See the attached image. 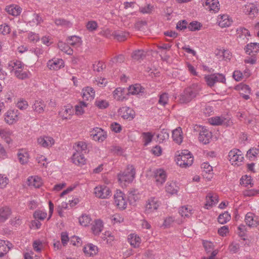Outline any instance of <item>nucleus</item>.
Here are the masks:
<instances>
[{
  "instance_id": "f257e3e1",
  "label": "nucleus",
  "mask_w": 259,
  "mask_h": 259,
  "mask_svg": "<svg viewBox=\"0 0 259 259\" xmlns=\"http://www.w3.org/2000/svg\"><path fill=\"white\" fill-rule=\"evenodd\" d=\"M201 91L200 87L197 84H193L186 88L180 95L179 101L181 104H187L196 98Z\"/></svg>"
},
{
  "instance_id": "f03ea898",
  "label": "nucleus",
  "mask_w": 259,
  "mask_h": 259,
  "mask_svg": "<svg viewBox=\"0 0 259 259\" xmlns=\"http://www.w3.org/2000/svg\"><path fill=\"white\" fill-rule=\"evenodd\" d=\"M176 160L180 167L186 168L193 163V157L188 150H184L176 156Z\"/></svg>"
},
{
  "instance_id": "7ed1b4c3",
  "label": "nucleus",
  "mask_w": 259,
  "mask_h": 259,
  "mask_svg": "<svg viewBox=\"0 0 259 259\" xmlns=\"http://www.w3.org/2000/svg\"><path fill=\"white\" fill-rule=\"evenodd\" d=\"M229 160L233 165H239L244 158L242 152L238 149H234L229 153Z\"/></svg>"
},
{
  "instance_id": "20e7f679",
  "label": "nucleus",
  "mask_w": 259,
  "mask_h": 259,
  "mask_svg": "<svg viewBox=\"0 0 259 259\" xmlns=\"http://www.w3.org/2000/svg\"><path fill=\"white\" fill-rule=\"evenodd\" d=\"M114 204L120 209H124L127 206L125 195L120 190H117L114 195Z\"/></svg>"
},
{
  "instance_id": "39448f33",
  "label": "nucleus",
  "mask_w": 259,
  "mask_h": 259,
  "mask_svg": "<svg viewBox=\"0 0 259 259\" xmlns=\"http://www.w3.org/2000/svg\"><path fill=\"white\" fill-rule=\"evenodd\" d=\"M19 113L18 110H9L5 114V121L11 125L19 120Z\"/></svg>"
},
{
  "instance_id": "423d86ee",
  "label": "nucleus",
  "mask_w": 259,
  "mask_h": 259,
  "mask_svg": "<svg viewBox=\"0 0 259 259\" xmlns=\"http://www.w3.org/2000/svg\"><path fill=\"white\" fill-rule=\"evenodd\" d=\"M95 194L99 198L105 199L111 195V191L109 188L106 186H100L95 188Z\"/></svg>"
},
{
  "instance_id": "0eeeda50",
  "label": "nucleus",
  "mask_w": 259,
  "mask_h": 259,
  "mask_svg": "<svg viewBox=\"0 0 259 259\" xmlns=\"http://www.w3.org/2000/svg\"><path fill=\"white\" fill-rule=\"evenodd\" d=\"M135 175V170L134 168H132L130 170L124 171L122 174H118V180L120 182H124L130 183L132 182Z\"/></svg>"
},
{
  "instance_id": "6e6552de",
  "label": "nucleus",
  "mask_w": 259,
  "mask_h": 259,
  "mask_svg": "<svg viewBox=\"0 0 259 259\" xmlns=\"http://www.w3.org/2000/svg\"><path fill=\"white\" fill-rule=\"evenodd\" d=\"M118 113L123 118L130 120L133 119L135 116L134 111L127 107H123L119 108Z\"/></svg>"
},
{
  "instance_id": "1a4fd4ad",
  "label": "nucleus",
  "mask_w": 259,
  "mask_h": 259,
  "mask_svg": "<svg viewBox=\"0 0 259 259\" xmlns=\"http://www.w3.org/2000/svg\"><path fill=\"white\" fill-rule=\"evenodd\" d=\"M159 205L158 201L155 198L148 199L145 206V212L150 213L157 209Z\"/></svg>"
},
{
  "instance_id": "9d476101",
  "label": "nucleus",
  "mask_w": 259,
  "mask_h": 259,
  "mask_svg": "<svg viewBox=\"0 0 259 259\" xmlns=\"http://www.w3.org/2000/svg\"><path fill=\"white\" fill-rule=\"evenodd\" d=\"M202 130L199 133V141L204 144H208L212 137L211 133L203 127Z\"/></svg>"
},
{
  "instance_id": "9b49d317",
  "label": "nucleus",
  "mask_w": 259,
  "mask_h": 259,
  "mask_svg": "<svg viewBox=\"0 0 259 259\" xmlns=\"http://www.w3.org/2000/svg\"><path fill=\"white\" fill-rule=\"evenodd\" d=\"M37 143L43 147L49 148L54 144L55 141L51 137H40L37 139Z\"/></svg>"
},
{
  "instance_id": "f8f14e48",
  "label": "nucleus",
  "mask_w": 259,
  "mask_h": 259,
  "mask_svg": "<svg viewBox=\"0 0 259 259\" xmlns=\"http://www.w3.org/2000/svg\"><path fill=\"white\" fill-rule=\"evenodd\" d=\"M12 247V244L9 241L0 240V257L6 254Z\"/></svg>"
},
{
  "instance_id": "ddd939ff",
  "label": "nucleus",
  "mask_w": 259,
  "mask_h": 259,
  "mask_svg": "<svg viewBox=\"0 0 259 259\" xmlns=\"http://www.w3.org/2000/svg\"><path fill=\"white\" fill-rule=\"evenodd\" d=\"M47 66L50 69L58 70L64 66V61L61 59H52L48 62Z\"/></svg>"
},
{
  "instance_id": "4468645a",
  "label": "nucleus",
  "mask_w": 259,
  "mask_h": 259,
  "mask_svg": "<svg viewBox=\"0 0 259 259\" xmlns=\"http://www.w3.org/2000/svg\"><path fill=\"white\" fill-rule=\"evenodd\" d=\"M95 92L93 88L87 87L82 90V97L85 100H91L94 98Z\"/></svg>"
},
{
  "instance_id": "2eb2a0df",
  "label": "nucleus",
  "mask_w": 259,
  "mask_h": 259,
  "mask_svg": "<svg viewBox=\"0 0 259 259\" xmlns=\"http://www.w3.org/2000/svg\"><path fill=\"white\" fill-rule=\"evenodd\" d=\"M154 176L157 184L162 185L166 180V174L163 169L156 170Z\"/></svg>"
},
{
  "instance_id": "dca6fc26",
  "label": "nucleus",
  "mask_w": 259,
  "mask_h": 259,
  "mask_svg": "<svg viewBox=\"0 0 259 259\" xmlns=\"http://www.w3.org/2000/svg\"><path fill=\"white\" fill-rule=\"evenodd\" d=\"M72 160L75 164L82 165L85 163L86 159L83 154L74 153L72 156Z\"/></svg>"
},
{
  "instance_id": "f3484780",
  "label": "nucleus",
  "mask_w": 259,
  "mask_h": 259,
  "mask_svg": "<svg viewBox=\"0 0 259 259\" xmlns=\"http://www.w3.org/2000/svg\"><path fill=\"white\" fill-rule=\"evenodd\" d=\"M203 4L208 6L209 10H212L214 12H218L219 9V3L218 0H203Z\"/></svg>"
},
{
  "instance_id": "a211bd4d",
  "label": "nucleus",
  "mask_w": 259,
  "mask_h": 259,
  "mask_svg": "<svg viewBox=\"0 0 259 259\" xmlns=\"http://www.w3.org/2000/svg\"><path fill=\"white\" fill-rule=\"evenodd\" d=\"M127 93V89L118 88L113 92V97L117 100H123L125 97L124 95Z\"/></svg>"
},
{
  "instance_id": "6ab92c4d",
  "label": "nucleus",
  "mask_w": 259,
  "mask_h": 259,
  "mask_svg": "<svg viewBox=\"0 0 259 259\" xmlns=\"http://www.w3.org/2000/svg\"><path fill=\"white\" fill-rule=\"evenodd\" d=\"M144 91V88H142L139 84H136L128 87L126 95H137L140 93H143Z\"/></svg>"
},
{
  "instance_id": "aec40b11",
  "label": "nucleus",
  "mask_w": 259,
  "mask_h": 259,
  "mask_svg": "<svg viewBox=\"0 0 259 259\" xmlns=\"http://www.w3.org/2000/svg\"><path fill=\"white\" fill-rule=\"evenodd\" d=\"M218 202V196L215 195H212L211 193H208L206 196L205 208L208 209V206L211 207Z\"/></svg>"
},
{
  "instance_id": "412c9836",
  "label": "nucleus",
  "mask_w": 259,
  "mask_h": 259,
  "mask_svg": "<svg viewBox=\"0 0 259 259\" xmlns=\"http://www.w3.org/2000/svg\"><path fill=\"white\" fill-rule=\"evenodd\" d=\"M6 11L12 16H17L20 14L22 9L17 5H10L6 7Z\"/></svg>"
},
{
  "instance_id": "4be33fe9",
  "label": "nucleus",
  "mask_w": 259,
  "mask_h": 259,
  "mask_svg": "<svg viewBox=\"0 0 259 259\" xmlns=\"http://www.w3.org/2000/svg\"><path fill=\"white\" fill-rule=\"evenodd\" d=\"M245 222L249 227H256L258 225V219L254 220L253 214L251 212H248L245 218Z\"/></svg>"
},
{
  "instance_id": "5701e85b",
  "label": "nucleus",
  "mask_w": 259,
  "mask_h": 259,
  "mask_svg": "<svg viewBox=\"0 0 259 259\" xmlns=\"http://www.w3.org/2000/svg\"><path fill=\"white\" fill-rule=\"evenodd\" d=\"M103 228V222L100 220H96L92 225V230L95 235H98L102 231Z\"/></svg>"
},
{
  "instance_id": "b1692460",
  "label": "nucleus",
  "mask_w": 259,
  "mask_h": 259,
  "mask_svg": "<svg viewBox=\"0 0 259 259\" xmlns=\"http://www.w3.org/2000/svg\"><path fill=\"white\" fill-rule=\"evenodd\" d=\"M12 134V132L8 129L0 130V136L9 144L12 142V140L11 139Z\"/></svg>"
},
{
  "instance_id": "393cba45",
  "label": "nucleus",
  "mask_w": 259,
  "mask_h": 259,
  "mask_svg": "<svg viewBox=\"0 0 259 259\" xmlns=\"http://www.w3.org/2000/svg\"><path fill=\"white\" fill-rule=\"evenodd\" d=\"M181 128L179 127L172 131V137L173 140L177 144H180L183 141V136Z\"/></svg>"
},
{
  "instance_id": "a878e982",
  "label": "nucleus",
  "mask_w": 259,
  "mask_h": 259,
  "mask_svg": "<svg viewBox=\"0 0 259 259\" xmlns=\"http://www.w3.org/2000/svg\"><path fill=\"white\" fill-rule=\"evenodd\" d=\"M245 52L248 55L252 53H256L259 52V44L250 43L246 46L245 48Z\"/></svg>"
},
{
  "instance_id": "bb28decb",
  "label": "nucleus",
  "mask_w": 259,
  "mask_h": 259,
  "mask_svg": "<svg viewBox=\"0 0 259 259\" xmlns=\"http://www.w3.org/2000/svg\"><path fill=\"white\" fill-rule=\"evenodd\" d=\"M28 182L29 186H32L35 188H39L42 184L41 179L37 176L29 178Z\"/></svg>"
},
{
  "instance_id": "cd10ccee",
  "label": "nucleus",
  "mask_w": 259,
  "mask_h": 259,
  "mask_svg": "<svg viewBox=\"0 0 259 259\" xmlns=\"http://www.w3.org/2000/svg\"><path fill=\"white\" fill-rule=\"evenodd\" d=\"M11 214V209L8 207H3L0 209V222H4L8 219Z\"/></svg>"
},
{
  "instance_id": "c85d7f7f",
  "label": "nucleus",
  "mask_w": 259,
  "mask_h": 259,
  "mask_svg": "<svg viewBox=\"0 0 259 259\" xmlns=\"http://www.w3.org/2000/svg\"><path fill=\"white\" fill-rule=\"evenodd\" d=\"M178 187L175 182H167L165 186V191L172 195L176 194L178 191Z\"/></svg>"
},
{
  "instance_id": "c756f323",
  "label": "nucleus",
  "mask_w": 259,
  "mask_h": 259,
  "mask_svg": "<svg viewBox=\"0 0 259 259\" xmlns=\"http://www.w3.org/2000/svg\"><path fill=\"white\" fill-rule=\"evenodd\" d=\"M113 36L114 38L116 39L119 41H124L126 39L129 33L126 32L121 31H115L113 33Z\"/></svg>"
},
{
  "instance_id": "7c9ffc66",
  "label": "nucleus",
  "mask_w": 259,
  "mask_h": 259,
  "mask_svg": "<svg viewBox=\"0 0 259 259\" xmlns=\"http://www.w3.org/2000/svg\"><path fill=\"white\" fill-rule=\"evenodd\" d=\"M83 251L85 254L90 256L96 254L97 247L91 244H88L83 248Z\"/></svg>"
},
{
  "instance_id": "2f4dec72",
  "label": "nucleus",
  "mask_w": 259,
  "mask_h": 259,
  "mask_svg": "<svg viewBox=\"0 0 259 259\" xmlns=\"http://www.w3.org/2000/svg\"><path fill=\"white\" fill-rule=\"evenodd\" d=\"M75 153H79L83 154V153H87V145L84 142L80 141L78 142L75 145Z\"/></svg>"
},
{
  "instance_id": "473e14b6",
  "label": "nucleus",
  "mask_w": 259,
  "mask_h": 259,
  "mask_svg": "<svg viewBox=\"0 0 259 259\" xmlns=\"http://www.w3.org/2000/svg\"><path fill=\"white\" fill-rule=\"evenodd\" d=\"M58 47L62 51L68 55H71L73 54V50L67 44L62 41H59Z\"/></svg>"
},
{
  "instance_id": "72a5a7b5",
  "label": "nucleus",
  "mask_w": 259,
  "mask_h": 259,
  "mask_svg": "<svg viewBox=\"0 0 259 259\" xmlns=\"http://www.w3.org/2000/svg\"><path fill=\"white\" fill-rule=\"evenodd\" d=\"M68 43L72 47H79L81 45V38L75 35L69 36Z\"/></svg>"
},
{
  "instance_id": "f704fd0d",
  "label": "nucleus",
  "mask_w": 259,
  "mask_h": 259,
  "mask_svg": "<svg viewBox=\"0 0 259 259\" xmlns=\"http://www.w3.org/2000/svg\"><path fill=\"white\" fill-rule=\"evenodd\" d=\"M231 219V215L228 211L220 214L218 218V222L221 224H224L229 221Z\"/></svg>"
},
{
  "instance_id": "c9c22d12",
  "label": "nucleus",
  "mask_w": 259,
  "mask_h": 259,
  "mask_svg": "<svg viewBox=\"0 0 259 259\" xmlns=\"http://www.w3.org/2000/svg\"><path fill=\"white\" fill-rule=\"evenodd\" d=\"M232 21L229 19L228 15H224L221 16L219 25L221 27H226L231 25Z\"/></svg>"
},
{
  "instance_id": "e433bc0d",
  "label": "nucleus",
  "mask_w": 259,
  "mask_h": 259,
  "mask_svg": "<svg viewBox=\"0 0 259 259\" xmlns=\"http://www.w3.org/2000/svg\"><path fill=\"white\" fill-rule=\"evenodd\" d=\"M87 106V104L84 101H80L75 106V113L77 115H81L84 112V108Z\"/></svg>"
},
{
  "instance_id": "4c0bfd02",
  "label": "nucleus",
  "mask_w": 259,
  "mask_h": 259,
  "mask_svg": "<svg viewBox=\"0 0 259 259\" xmlns=\"http://www.w3.org/2000/svg\"><path fill=\"white\" fill-rule=\"evenodd\" d=\"M146 56L145 52L143 50H137L134 51L132 54V57L133 59L139 60L143 59Z\"/></svg>"
},
{
  "instance_id": "58836bf2",
  "label": "nucleus",
  "mask_w": 259,
  "mask_h": 259,
  "mask_svg": "<svg viewBox=\"0 0 259 259\" xmlns=\"http://www.w3.org/2000/svg\"><path fill=\"white\" fill-rule=\"evenodd\" d=\"M45 107L44 102L41 101H35L33 105L32 108L36 112L40 113L44 112V108Z\"/></svg>"
},
{
  "instance_id": "ea45409f",
  "label": "nucleus",
  "mask_w": 259,
  "mask_h": 259,
  "mask_svg": "<svg viewBox=\"0 0 259 259\" xmlns=\"http://www.w3.org/2000/svg\"><path fill=\"white\" fill-rule=\"evenodd\" d=\"M128 239L131 245L135 248L138 247L140 243V238L134 234L131 235Z\"/></svg>"
},
{
  "instance_id": "a19ab883",
  "label": "nucleus",
  "mask_w": 259,
  "mask_h": 259,
  "mask_svg": "<svg viewBox=\"0 0 259 259\" xmlns=\"http://www.w3.org/2000/svg\"><path fill=\"white\" fill-rule=\"evenodd\" d=\"M157 137L159 142H162L169 138V133L167 130L163 129L159 134H157Z\"/></svg>"
},
{
  "instance_id": "79ce46f5",
  "label": "nucleus",
  "mask_w": 259,
  "mask_h": 259,
  "mask_svg": "<svg viewBox=\"0 0 259 259\" xmlns=\"http://www.w3.org/2000/svg\"><path fill=\"white\" fill-rule=\"evenodd\" d=\"M179 213L182 217L189 218L192 214V209L188 207L182 206L179 210Z\"/></svg>"
},
{
  "instance_id": "37998d69",
  "label": "nucleus",
  "mask_w": 259,
  "mask_h": 259,
  "mask_svg": "<svg viewBox=\"0 0 259 259\" xmlns=\"http://www.w3.org/2000/svg\"><path fill=\"white\" fill-rule=\"evenodd\" d=\"M55 23L57 26L71 27L72 26L71 23L68 20L64 19H56L55 20Z\"/></svg>"
},
{
  "instance_id": "c03bdc74",
  "label": "nucleus",
  "mask_w": 259,
  "mask_h": 259,
  "mask_svg": "<svg viewBox=\"0 0 259 259\" xmlns=\"http://www.w3.org/2000/svg\"><path fill=\"white\" fill-rule=\"evenodd\" d=\"M93 131L95 133H97V134L99 136V139L100 140V142H103L106 139V133L102 128L96 127L94 128Z\"/></svg>"
},
{
  "instance_id": "a18cd8bd",
  "label": "nucleus",
  "mask_w": 259,
  "mask_h": 259,
  "mask_svg": "<svg viewBox=\"0 0 259 259\" xmlns=\"http://www.w3.org/2000/svg\"><path fill=\"white\" fill-rule=\"evenodd\" d=\"M226 120L225 118L223 117H220L219 116H216L214 117H212L209 119V122L210 124L212 125H221L223 124L224 122Z\"/></svg>"
},
{
  "instance_id": "49530a36",
  "label": "nucleus",
  "mask_w": 259,
  "mask_h": 259,
  "mask_svg": "<svg viewBox=\"0 0 259 259\" xmlns=\"http://www.w3.org/2000/svg\"><path fill=\"white\" fill-rule=\"evenodd\" d=\"M91 221V219L88 215L83 214L79 218V223L83 226H87Z\"/></svg>"
},
{
  "instance_id": "de8ad7c7",
  "label": "nucleus",
  "mask_w": 259,
  "mask_h": 259,
  "mask_svg": "<svg viewBox=\"0 0 259 259\" xmlns=\"http://www.w3.org/2000/svg\"><path fill=\"white\" fill-rule=\"evenodd\" d=\"M215 76L214 75H213V74L206 75L204 77L205 81H206L208 86H209L210 87H213L214 85V84L215 83Z\"/></svg>"
},
{
  "instance_id": "09e8293b",
  "label": "nucleus",
  "mask_w": 259,
  "mask_h": 259,
  "mask_svg": "<svg viewBox=\"0 0 259 259\" xmlns=\"http://www.w3.org/2000/svg\"><path fill=\"white\" fill-rule=\"evenodd\" d=\"M18 156L20 162L22 164L26 163L28 161L29 155L27 152L19 153H18Z\"/></svg>"
},
{
  "instance_id": "8fccbe9b",
  "label": "nucleus",
  "mask_w": 259,
  "mask_h": 259,
  "mask_svg": "<svg viewBox=\"0 0 259 259\" xmlns=\"http://www.w3.org/2000/svg\"><path fill=\"white\" fill-rule=\"evenodd\" d=\"M201 25L200 23L197 21H193L191 22L188 26L189 30L193 31L198 30L200 29Z\"/></svg>"
},
{
  "instance_id": "3c124183",
  "label": "nucleus",
  "mask_w": 259,
  "mask_h": 259,
  "mask_svg": "<svg viewBox=\"0 0 259 259\" xmlns=\"http://www.w3.org/2000/svg\"><path fill=\"white\" fill-rule=\"evenodd\" d=\"M142 137L144 142V145H147L149 143H150L153 138V136L151 134V133L149 132L147 133H143Z\"/></svg>"
},
{
  "instance_id": "603ef678",
  "label": "nucleus",
  "mask_w": 259,
  "mask_h": 259,
  "mask_svg": "<svg viewBox=\"0 0 259 259\" xmlns=\"http://www.w3.org/2000/svg\"><path fill=\"white\" fill-rule=\"evenodd\" d=\"M240 184L244 185L245 187L248 186L249 185H253L252 183V179L250 177H248L246 175L242 177L240 180Z\"/></svg>"
},
{
  "instance_id": "864d4df0",
  "label": "nucleus",
  "mask_w": 259,
  "mask_h": 259,
  "mask_svg": "<svg viewBox=\"0 0 259 259\" xmlns=\"http://www.w3.org/2000/svg\"><path fill=\"white\" fill-rule=\"evenodd\" d=\"M203 245L205 249V250L207 252H212L213 251H214V245L213 243L208 241H203Z\"/></svg>"
},
{
  "instance_id": "5fc2aeb1",
  "label": "nucleus",
  "mask_w": 259,
  "mask_h": 259,
  "mask_svg": "<svg viewBox=\"0 0 259 259\" xmlns=\"http://www.w3.org/2000/svg\"><path fill=\"white\" fill-rule=\"evenodd\" d=\"M33 217L36 220H43L47 217V213L41 210H36L33 213Z\"/></svg>"
},
{
  "instance_id": "6e6d98bb",
  "label": "nucleus",
  "mask_w": 259,
  "mask_h": 259,
  "mask_svg": "<svg viewBox=\"0 0 259 259\" xmlns=\"http://www.w3.org/2000/svg\"><path fill=\"white\" fill-rule=\"evenodd\" d=\"M15 75L17 78L21 79H24L28 76L27 73L23 71L22 69L16 70L15 71Z\"/></svg>"
},
{
  "instance_id": "4d7b16f0",
  "label": "nucleus",
  "mask_w": 259,
  "mask_h": 259,
  "mask_svg": "<svg viewBox=\"0 0 259 259\" xmlns=\"http://www.w3.org/2000/svg\"><path fill=\"white\" fill-rule=\"evenodd\" d=\"M139 199V197L137 193V191L134 190L130 192L128 199L130 203H132L133 202H136Z\"/></svg>"
},
{
  "instance_id": "13d9d810",
  "label": "nucleus",
  "mask_w": 259,
  "mask_h": 259,
  "mask_svg": "<svg viewBox=\"0 0 259 259\" xmlns=\"http://www.w3.org/2000/svg\"><path fill=\"white\" fill-rule=\"evenodd\" d=\"M86 27L89 31H93L97 28L98 24L95 21H90L87 23Z\"/></svg>"
},
{
  "instance_id": "bf43d9fd",
  "label": "nucleus",
  "mask_w": 259,
  "mask_h": 259,
  "mask_svg": "<svg viewBox=\"0 0 259 259\" xmlns=\"http://www.w3.org/2000/svg\"><path fill=\"white\" fill-rule=\"evenodd\" d=\"M243 193L245 196H253L257 194H259V190H245L243 191Z\"/></svg>"
},
{
  "instance_id": "052dcab7",
  "label": "nucleus",
  "mask_w": 259,
  "mask_h": 259,
  "mask_svg": "<svg viewBox=\"0 0 259 259\" xmlns=\"http://www.w3.org/2000/svg\"><path fill=\"white\" fill-rule=\"evenodd\" d=\"M168 100V95L166 93H163L159 97L158 103L164 106L167 103Z\"/></svg>"
},
{
  "instance_id": "680f3d73",
  "label": "nucleus",
  "mask_w": 259,
  "mask_h": 259,
  "mask_svg": "<svg viewBox=\"0 0 259 259\" xmlns=\"http://www.w3.org/2000/svg\"><path fill=\"white\" fill-rule=\"evenodd\" d=\"M10 27L8 25L4 24L0 25V32L3 34L6 35L10 33Z\"/></svg>"
},
{
  "instance_id": "e2e57ef3",
  "label": "nucleus",
  "mask_w": 259,
  "mask_h": 259,
  "mask_svg": "<svg viewBox=\"0 0 259 259\" xmlns=\"http://www.w3.org/2000/svg\"><path fill=\"white\" fill-rule=\"evenodd\" d=\"M9 183V179L4 175L0 174V188H4Z\"/></svg>"
},
{
  "instance_id": "0e129e2a",
  "label": "nucleus",
  "mask_w": 259,
  "mask_h": 259,
  "mask_svg": "<svg viewBox=\"0 0 259 259\" xmlns=\"http://www.w3.org/2000/svg\"><path fill=\"white\" fill-rule=\"evenodd\" d=\"M188 23L185 20L180 21L178 22L176 26V28L178 30H184L186 29Z\"/></svg>"
},
{
  "instance_id": "69168bd1",
  "label": "nucleus",
  "mask_w": 259,
  "mask_h": 259,
  "mask_svg": "<svg viewBox=\"0 0 259 259\" xmlns=\"http://www.w3.org/2000/svg\"><path fill=\"white\" fill-rule=\"evenodd\" d=\"M13 68L14 70H19L22 69V67L24 66V65L22 64V62L19 61H16V62H11V64H10Z\"/></svg>"
},
{
  "instance_id": "338daca9",
  "label": "nucleus",
  "mask_w": 259,
  "mask_h": 259,
  "mask_svg": "<svg viewBox=\"0 0 259 259\" xmlns=\"http://www.w3.org/2000/svg\"><path fill=\"white\" fill-rule=\"evenodd\" d=\"M28 39L30 41L35 42L39 40V37L38 34L33 32H30L28 34Z\"/></svg>"
},
{
  "instance_id": "774afa93",
  "label": "nucleus",
  "mask_w": 259,
  "mask_h": 259,
  "mask_svg": "<svg viewBox=\"0 0 259 259\" xmlns=\"http://www.w3.org/2000/svg\"><path fill=\"white\" fill-rule=\"evenodd\" d=\"M215 76V82H220L222 83H225L226 81V78L225 75L221 73H214L213 74Z\"/></svg>"
}]
</instances>
